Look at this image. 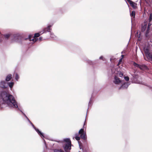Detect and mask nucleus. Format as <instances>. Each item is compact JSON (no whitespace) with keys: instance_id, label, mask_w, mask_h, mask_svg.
<instances>
[{"instance_id":"1","label":"nucleus","mask_w":152,"mask_h":152,"mask_svg":"<svg viewBox=\"0 0 152 152\" xmlns=\"http://www.w3.org/2000/svg\"><path fill=\"white\" fill-rule=\"evenodd\" d=\"M0 97L4 104L10 107L17 108L19 110L17 102L15 98L11 95L4 90L0 91Z\"/></svg>"},{"instance_id":"2","label":"nucleus","mask_w":152,"mask_h":152,"mask_svg":"<svg viewBox=\"0 0 152 152\" xmlns=\"http://www.w3.org/2000/svg\"><path fill=\"white\" fill-rule=\"evenodd\" d=\"M65 142L63 146L66 152H69L71 149V142L69 138L65 139L63 140Z\"/></svg>"},{"instance_id":"3","label":"nucleus","mask_w":152,"mask_h":152,"mask_svg":"<svg viewBox=\"0 0 152 152\" xmlns=\"http://www.w3.org/2000/svg\"><path fill=\"white\" fill-rule=\"evenodd\" d=\"M40 35L41 34L39 32V33L35 34L34 37L32 35H29L28 39L29 41H31V43L33 44L38 40V39L37 37H39Z\"/></svg>"},{"instance_id":"4","label":"nucleus","mask_w":152,"mask_h":152,"mask_svg":"<svg viewBox=\"0 0 152 152\" xmlns=\"http://www.w3.org/2000/svg\"><path fill=\"white\" fill-rule=\"evenodd\" d=\"M28 121L30 123V124L32 125V127L34 128L35 131L37 132L38 133L39 135L42 138H44L45 137L44 135V134H43L42 132H40L38 129L36 128L33 124L30 121L28 118L27 117V118H26Z\"/></svg>"},{"instance_id":"5","label":"nucleus","mask_w":152,"mask_h":152,"mask_svg":"<svg viewBox=\"0 0 152 152\" xmlns=\"http://www.w3.org/2000/svg\"><path fill=\"white\" fill-rule=\"evenodd\" d=\"M78 133L80 134V137L81 138L85 140L87 139L86 132H84L83 128L80 130L79 131Z\"/></svg>"},{"instance_id":"6","label":"nucleus","mask_w":152,"mask_h":152,"mask_svg":"<svg viewBox=\"0 0 152 152\" xmlns=\"http://www.w3.org/2000/svg\"><path fill=\"white\" fill-rule=\"evenodd\" d=\"M8 88L7 83L5 81L1 80L0 81V88L6 89Z\"/></svg>"},{"instance_id":"7","label":"nucleus","mask_w":152,"mask_h":152,"mask_svg":"<svg viewBox=\"0 0 152 152\" xmlns=\"http://www.w3.org/2000/svg\"><path fill=\"white\" fill-rule=\"evenodd\" d=\"M111 71L112 73L115 74V75L119 76L120 77H122L123 75V74L121 71H118L116 69L113 68L111 69Z\"/></svg>"},{"instance_id":"8","label":"nucleus","mask_w":152,"mask_h":152,"mask_svg":"<svg viewBox=\"0 0 152 152\" xmlns=\"http://www.w3.org/2000/svg\"><path fill=\"white\" fill-rule=\"evenodd\" d=\"M52 25H50L48 26L47 27L44 28L42 31H40L41 34H42L43 33H45L47 32H50L51 29L50 28Z\"/></svg>"},{"instance_id":"9","label":"nucleus","mask_w":152,"mask_h":152,"mask_svg":"<svg viewBox=\"0 0 152 152\" xmlns=\"http://www.w3.org/2000/svg\"><path fill=\"white\" fill-rule=\"evenodd\" d=\"M114 80H113V82L115 84L119 85L122 82V81L120 80L119 78L115 75H114Z\"/></svg>"},{"instance_id":"10","label":"nucleus","mask_w":152,"mask_h":152,"mask_svg":"<svg viewBox=\"0 0 152 152\" xmlns=\"http://www.w3.org/2000/svg\"><path fill=\"white\" fill-rule=\"evenodd\" d=\"M133 65L135 66L138 67L141 70L145 69L147 68L146 66L144 65H139L135 62L134 63Z\"/></svg>"},{"instance_id":"11","label":"nucleus","mask_w":152,"mask_h":152,"mask_svg":"<svg viewBox=\"0 0 152 152\" xmlns=\"http://www.w3.org/2000/svg\"><path fill=\"white\" fill-rule=\"evenodd\" d=\"M129 84L128 82H125L122 84L119 88V89H124L127 88Z\"/></svg>"},{"instance_id":"12","label":"nucleus","mask_w":152,"mask_h":152,"mask_svg":"<svg viewBox=\"0 0 152 152\" xmlns=\"http://www.w3.org/2000/svg\"><path fill=\"white\" fill-rule=\"evenodd\" d=\"M128 2L130 4L131 6L133 8H135L137 7V4L134 3L131 0H127Z\"/></svg>"},{"instance_id":"13","label":"nucleus","mask_w":152,"mask_h":152,"mask_svg":"<svg viewBox=\"0 0 152 152\" xmlns=\"http://www.w3.org/2000/svg\"><path fill=\"white\" fill-rule=\"evenodd\" d=\"M12 78V75L9 74L7 75L5 78V81L6 82L9 81Z\"/></svg>"},{"instance_id":"14","label":"nucleus","mask_w":152,"mask_h":152,"mask_svg":"<svg viewBox=\"0 0 152 152\" xmlns=\"http://www.w3.org/2000/svg\"><path fill=\"white\" fill-rule=\"evenodd\" d=\"M7 84L8 86H9L10 89H11L14 85V83L13 82H11L7 83Z\"/></svg>"},{"instance_id":"15","label":"nucleus","mask_w":152,"mask_h":152,"mask_svg":"<svg viewBox=\"0 0 152 152\" xmlns=\"http://www.w3.org/2000/svg\"><path fill=\"white\" fill-rule=\"evenodd\" d=\"M53 152H64V151L61 149H54L53 150Z\"/></svg>"},{"instance_id":"16","label":"nucleus","mask_w":152,"mask_h":152,"mask_svg":"<svg viewBox=\"0 0 152 152\" xmlns=\"http://www.w3.org/2000/svg\"><path fill=\"white\" fill-rule=\"evenodd\" d=\"M135 15V12L134 11H132L131 13H130V16L132 18H134Z\"/></svg>"},{"instance_id":"17","label":"nucleus","mask_w":152,"mask_h":152,"mask_svg":"<svg viewBox=\"0 0 152 152\" xmlns=\"http://www.w3.org/2000/svg\"><path fill=\"white\" fill-rule=\"evenodd\" d=\"M50 37L54 39H55L56 38V37L53 33H50Z\"/></svg>"},{"instance_id":"18","label":"nucleus","mask_w":152,"mask_h":152,"mask_svg":"<svg viewBox=\"0 0 152 152\" xmlns=\"http://www.w3.org/2000/svg\"><path fill=\"white\" fill-rule=\"evenodd\" d=\"M19 79V76L17 73L15 74V80L18 81Z\"/></svg>"},{"instance_id":"19","label":"nucleus","mask_w":152,"mask_h":152,"mask_svg":"<svg viewBox=\"0 0 152 152\" xmlns=\"http://www.w3.org/2000/svg\"><path fill=\"white\" fill-rule=\"evenodd\" d=\"M147 26L146 24H145L143 25V26H142V31H144L145 30Z\"/></svg>"},{"instance_id":"20","label":"nucleus","mask_w":152,"mask_h":152,"mask_svg":"<svg viewBox=\"0 0 152 152\" xmlns=\"http://www.w3.org/2000/svg\"><path fill=\"white\" fill-rule=\"evenodd\" d=\"M146 56L148 58H149L151 59H152V54L150 53L147 54Z\"/></svg>"},{"instance_id":"21","label":"nucleus","mask_w":152,"mask_h":152,"mask_svg":"<svg viewBox=\"0 0 152 152\" xmlns=\"http://www.w3.org/2000/svg\"><path fill=\"white\" fill-rule=\"evenodd\" d=\"M75 139L77 140H79L80 139V137H79L78 136V134H75Z\"/></svg>"},{"instance_id":"22","label":"nucleus","mask_w":152,"mask_h":152,"mask_svg":"<svg viewBox=\"0 0 152 152\" xmlns=\"http://www.w3.org/2000/svg\"><path fill=\"white\" fill-rule=\"evenodd\" d=\"M144 51H145V52L146 55L147 54H148V53H150V52H149V50L148 49H145Z\"/></svg>"},{"instance_id":"23","label":"nucleus","mask_w":152,"mask_h":152,"mask_svg":"<svg viewBox=\"0 0 152 152\" xmlns=\"http://www.w3.org/2000/svg\"><path fill=\"white\" fill-rule=\"evenodd\" d=\"M124 78L126 81H128L129 80V78L128 76H125L124 77Z\"/></svg>"},{"instance_id":"24","label":"nucleus","mask_w":152,"mask_h":152,"mask_svg":"<svg viewBox=\"0 0 152 152\" xmlns=\"http://www.w3.org/2000/svg\"><path fill=\"white\" fill-rule=\"evenodd\" d=\"M10 35L9 34H6V35H4V37L6 38V39H8L9 37H10Z\"/></svg>"},{"instance_id":"25","label":"nucleus","mask_w":152,"mask_h":152,"mask_svg":"<svg viewBox=\"0 0 152 152\" xmlns=\"http://www.w3.org/2000/svg\"><path fill=\"white\" fill-rule=\"evenodd\" d=\"M19 110L20 111V112L22 113L23 114V115L25 116V117L26 118H27V116L25 115V114L24 113H23L21 110H20V109H19Z\"/></svg>"},{"instance_id":"26","label":"nucleus","mask_w":152,"mask_h":152,"mask_svg":"<svg viewBox=\"0 0 152 152\" xmlns=\"http://www.w3.org/2000/svg\"><path fill=\"white\" fill-rule=\"evenodd\" d=\"M99 59H102V60H103V61H104V60L103 57V56H101L99 57Z\"/></svg>"},{"instance_id":"27","label":"nucleus","mask_w":152,"mask_h":152,"mask_svg":"<svg viewBox=\"0 0 152 152\" xmlns=\"http://www.w3.org/2000/svg\"><path fill=\"white\" fill-rule=\"evenodd\" d=\"M91 99H90V101H89V103H88V106H90V104L91 103Z\"/></svg>"},{"instance_id":"28","label":"nucleus","mask_w":152,"mask_h":152,"mask_svg":"<svg viewBox=\"0 0 152 152\" xmlns=\"http://www.w3.org/2000/svg\"><path fill=\"white\" fill-rule=\"evenodd\" d=\"M42 37H40L39 38V39L38 40H39V41H41V40H42Z\"/></svg>"},{"instance_id":"29","label":"nucleus","mask_w":152,"mask_h":152,"mask_svg":"<svg viewBox=\"0 0 152 152\" xmlns=\"http://www.w3.org/2000/svg\"><path fill=\"white\" fill-rule=\"evenodd\" d=\"M137 83L140 84H143L142 83V82H138Z\"/></svg>"},{"instance_id":"30","label":"nucleus","mask_w":152,"mask_h":152,"mask_svg":"<svg viewBox=\"0 0 152 152\" xmlns=\"http://www.w3.org/2000/svg\"><path fill=\"white\" fill-rule=\"evenodd\" d=\"M122 58H121L119 60V62H120L122 61Z\"/></svg>"},{"instance_id":"31","label":"nucleus","mask_w":152,"mask_h":152,"mask_svg":"<svg viewBox=\"0 0 152 152\" xmlns=\"http://www.w3.org/2000/svg\"><path fill=\"white\" fill-rule=\"evenodd\" d=\"M91 61H89L88 62V63L91 64Z\"/></svg>"},{"instance_id":"32","label":"nucleus","mask_w":152,"mask_h":152,"mask_svg":"<svg viewBox=\"0 0 152 152\" xmlns=\"http://www.w3.org/2000/svg\"><path fill=\"white\" fill-rule=\"evenodd\" d=\"M15 37V41H16V42H17L18 40L15 39H16V37Z\"/></svg>"},{"instance_id":"33","label":"nucleus","mask_w":152,"mask_h":152,"mask_svg":"<svg viewBox=\"0 0 152 152\" xmlns=\"http://www.w3.org/2000/svg\"><path fill=\"white\" fill-rule=\"evenodd\" d=\"M121 56L122 57V58H123V57L124 56V55H121Z\"/></svg>"},{"instance_id":"34","label":"nucleus","mask_w":152,"mask_h":152,"mask_svg":"<svg viewBox=\"0 0 152 152\" xmlns=\"http://www.w3.org/2000/svg\"><path fill=\"white\" fill-rule=\"evenodd\" d=\"M150 26V25H149V24H148V29Z\"/></svg>"},{"instance_id":"35","label":"nucleus","mask_w":152,"mask_h":152,"mask_svg":"<svg viewBox=\"0 0 152 152\" xmlns=\"http://www.w3.org/2000/svg\"><path fill=\"white\" fill-rule=\"evenodd\" d=\"M2 39H0V42H1L2 41Z\"/></svg>"},{"instance_id":"36","label":"nucleus","mask_w":152,"mask_h":152,"mask_svg":"<svg viewBox=\"0 0 152 152\" xmlns=\"http://www.w3.org/2000/svg\"><path fill=\"white\" fill-rule=\"evenodd\" d=\"M85 125V123H84V125H83V128H84Z\"/></svg>"},{"instance_id":"37","label":"nucleus","mask_w":152,"mask_h":152,"mask_svg":"<svg viewBox=\"0 0 152 152\" xmlns=\"http://www.w3.org/2000/svg\"><path fill=\"white\" fill-rule=\"evenodd\" d=\"M44 142H45V140H44Z\"/></svg>"},{"instance_id":"38","label":"nucleus","mask_w":152,"mask_h":152,"mask_svg":"<svg viewBox=\"0 0 152 152\" xmlns=\"http://www.w3.org/2000/svg\"><path fill=\"white\" fill-rule=\"evenodd\" d=\"M140 3H141V0H140Z\"/></svg>"},{"instance_id":"39","label":"nucleus","mask_w":152,"mask_h":152,"mask_svg":"<svg viewBox=\"0 0 152 152\" xmlns=\"http://www.w3.org/2000/svg\"><path fill=\"white\" fill-rule=\"evenodd\" d=\"M123 53V52H121V53L122 54Z\"/></svg>"},{"instance_id":"40","label":"nucleus","mask_w":152,"mask_h":152,"mask_svg":"<svg viewBox=\"0 0 152 152\" xmlns=\"http://www.w3.org/2000/svg\"><path fill=\"white\" fill-rule=\"evenodd\" d=\"M20 37H18V38H19Z\"/></svg>"},{"instance_id":"41","label":"nucleus","mask_w":152,"mask_h":152,"mask_svg":"<svg viewBox=\"0 0 152 152\" xmlns=\"http://www.w3.org/2000/svg\"><path fill=\"white\" fill-rule=\"evenodd\" d=\"M80 152L79 151V152Z\"/></svg>"}]
</instances>
